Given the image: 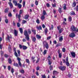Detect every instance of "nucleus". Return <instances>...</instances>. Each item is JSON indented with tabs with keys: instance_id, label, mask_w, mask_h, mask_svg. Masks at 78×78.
Wrapping results in <instances>:
<instances>
[{
	"instance_id": "obj_44",
	"label": "nucleus",
	"mask_w": 78,
	"mask_h": 78,
	"mask_svg": "<svg viewBox=\"0 0 78 78\" xmlns=\"http://www.w3.org/2000/svg\"><path fill=\"white\" fill-rule=\"evenodd\" d=\"M68 18L69 21H70L72 20V17H71V16H69Z\"/></svg>"
},
{
	"instance_id": "obj_26",
	"label": "nucleus",
	"mask_w": 78,
	"mask_h": 78,
	"mask_svg": "<svg viewBox=\"0 0 78 78\" xmlns=\"http://www.w3.org/2000/svg\"><path fill=\"white\" fill-rule=\"evenodd\" d=\"M29 17V15H26L25 16V19H26V20H27L28 19V18Z\"/></svg>"
},
{
	"instance_id": "obj_22",
	"label": "nucleus",
	"mask_w": 78,
	"mask_h": 78,
	"mask_svg": "<svg viewBox=\"0 0 78 78\" xmlns=\"http://www.w3.org/2000/svg\"><path fill=\"white\" fill-rule=\"evenodd\" d=\"M66 65L68 67V66H70V63H69V62H66Z\"/></svg>"
},
{
	"instance_id": "obj_55",
	"label": "nucleus",
	"mask_w": 78,
	"mask_h": 78,
	"mask_svg": "<svg viewBox=\"0 0 78 78\" xmlns=\"http://www.w3.org/2000/svg\"><path fill=\"white\" fill-rule=\"evenodd\" d=\"M35 3V5H38V1H36Z\"/></svg>"
},
{
	"instance_id": "obj_35",
	"label": "nucleus",
	"mask_w": 78,
	"mask_h": 78,
	"mask_svg": "<svg viewBox=\"0 0 78 78\" xmlns=\"http://www.w3.org/2000/svg\"><path fill=\"white\" fill-rule=\"evenodd\" d=\"M63 9L64 10H66V4H64V6H63Z\"/></svg>"
},
{
	"instance_id": "obj_27",
	"label": "nucleus",
	"mask_w": 78,
	"mask_h": 78,
	"mask_svg": "<svg viewBox=\"0 0 78 78\" xmlns=\"http://www.w3.org/2000/svg\"><path fill=\"white\" fill-rule=\"evenodd\" d=\"M46 14V12H45V10H43V16H45Z\"/></svg>"
},
{
	"instance_id": "obj_20",
	"label": "nucleus",
	"mask_w": 78,
	"mask_h": 78,
	"mask_svg": "<svg viewBox=\"0 0 78 78\" xmlns=\"http://www.w3.org/2000/svg\"><path fill=\"white\" fill-rule=\"evenodd\" d=\"M17 6H18V8H20V9L21 8H22V5L20 4L19 3H18L17 4Z\"/></svg>"
},
{
	"instance_id": "obj_3",
	"label": "nucleus",
	"mask_w": 78,
	"mask_h": 78,
	"mask_svg": "<svg viewBox=\"0 0 78 78\" xmlns=\"http://www.w3.org/2000/svg\"><path fill=\"white\" fill-rule=\"evenodd\" d=\"M58 68L59 69H60V70H61L62 71H64V70H66V67L64 66H60L58 67Z\"/></svg>"
},
{
	"instance_id": "obj_64",
	"label": "nucleus",
	"mask_w": 78,
	"mask_h": 78,
	"mask_svg": "<svg viewBox=\"0 0 78 78\" xmlns=\"http://www.w3.org/2000/svg\"><path fill=\"white\" fill-rule=\"evenodd\" d=\"M4 56L5 57V58H7V57H8V55H4Z\"/></svg>"
},
{
	"instance_id": "obj_61",
	"label": "nucleus",
	"mask_w": 78,
	"mask_h": 78,
	"mask_svg": "<svg viewBox=\"0 0 78 78\" xmlns=\"http://www.w3.org/2000/svg\"><path fill=\"white\" fill-rule=\"evenodd\" d=\"M13 24L14 26H16V23H15V22H14V21L13 22Z\"/></svg>"
},
{
	"instance_id": "obj_51",
	"label": "nucleus",
	"mask_w": 78,
	"mask_h": 78,
	"mask_svg": "<svg viewBox=\"0 0 78 78\" xmlns=\"http://www.w3.org/2000/svg\"><path fill=\"white\" fill-rule=\"evenodd\" d=\"M22 14V10H20V11L19 14Z\"/></svg>"
},
{
	"instance_id": "obj_63",
	"label": "nucleus",
	"mask_w": 78,
	"mask_h": 78,
	"mask_svg": "<svg viewBox=\"0 0 78 78\" xmlns=\"http://www.w3.org/2000/svg\"><path fill=\"white\" fill-rule=\"evenodd\" d=\"M62 61H63V63H65V62H66V60H65V59H63Z\"/></svg>"
},
{
	"instance_id": "obj_38",
	"label": "nucleus",
	"mask_w": 78,
	"mask_h": 78,
	"mask_svg": "<svg viewBox=\"0 0 78 78\" xmlns=\"http://www.w3.org/2000/svg\"><path fill=\"white\" fill-rule=\"evenodd\" d=\"M52 5L53 8H55V7H56V3H54V4L52 3Z\"/></svg>"
},
{
	"instance_id": "obj_28",
	"label": "nucleus",
	"mask_w": 78,
	"mask_h": 78,
	"mask_svg": "<svg viewBox=\"0 0 78 78\" xmlns=\"http://www.w3.org/2000/svg\"><path fill=\"white\" fill-rule=\"evenodd\" d=\"M59 34H61V33H62V31H63V29L61 28L59 30Z\"/></svg>"
},
{
	"instance_id": "obj_11",
	"label": "nucleus",
	"mask_w": 78,
	"mask_h": 78,
	"mask_svg": "<svg viewBox=\"0 0 78 78\" xmlns=\"http://www.w3.org/2000/svg\"><path fill=\"white\" fill-rule=\"evenodd\" d=\"M11 38V37H9V36L8 35H7V37H6V40H7V41H9V42H10V38Z\"/></svg>"
},
{
	"instance_id": "obj_34",
	"label": "nucleus",
	"mask_w": 78,
	"mask_h": 78,
	"mask_svg": "<svg viewBox=\"0 0 78 78\" xmlns=\"http://www.w3.org/2000/svg\"><path fill=\"white\" fill-rule=\"evenodd\" d=\"M8 61L9 64H11V62H12V61H11V58H9L8 59Z\"/></svg>"
},
{
	"instance_id": "obj_23",
	"label": "nucleus",
	"mask_w": 78,
	"mask_h": 78,
	"mask_svg": "<svg viewBox=\"0 0 78 78\" xmlns=\"http://www.w3.org/2000/svg\"><path fill=\"white\" fill-rule=\"evenodd\" d=\"M22 48L24 50H27V47L25 46H22Z\"/></svg>"
},
{
	"instance_id": "obj_52",
	"label": "nucleus",
	"mask_w": 78,
	"mask_h": 78,
	"mask_svg": "<svg viewBox=\"0 0 78 78\" xmlns=\"http://www.w3.org/2000/svg\"><path fill=\"white\" fill-rule=\"evenodd\" d=\"M26 22H27V21H26L25 20H23V22H22V23H23V24H25V23H26Z\"/></svg>"
},
{
	"instance_id": "obj_59",
	"label": "nucleus",
	"mask_w": 78,
	"mask_h": 78,
	"mask_svg": "<svg viewBox=\"0 0 78 78\" xmlns=\"http://www.w3.org/2000/svg\"><path fill=\"white\" fill-rule=\"evenodd\" d=\"M69 58H68V57H67L66 58V62H69L68 61Z\"/></svg>"
},
{
	"instance_id": "obj_54",
	"label": "nucleus",
	"mask_w": 78,
	"mask_h": 78,
	"mask_svg": "<svg viewBox=\"0 0 78 78\" xmlns=\"http://www.w3.org/2000/svg\"><path fill=\"white\" fill-rule=\"evenodd\" d=\"M51 28L50 27H49V30H51V29H53V26L52 25H51Z\"/></svg>"
},
{
	"instance_id": "obj_43",
	"label": "nucleus",
	"mask_w": 78,
	"mask_h": 78,
	"mask_svg": "<svg viewBox=\"0 0 78 78\" xmlns=\"http://www.w3.org/2000/svg\"><path fill=\"white\" fill-rule=\"evenodd\" d=\"M5 21L6 23H8V19H5Z\"/></svg>"
},
{
	"instance_id": "obj_16",
	"label": "nucleus",
	"mask_w": 78,
	"mask_h": 78,
	"mask_svg": "<svg viewBox=\"0 0 78 78\" xmlns=\"http://www.w3.org/2000/svg\"><path fill=\"white\" fill-rule=\"evenodd\" d=\"M45 16L44 15H42L41 17V19L43 21L44 19H45Z\"/></svg>"
},
{
	"instance_id": "obj_60",
	"label": "nucleus",
	"mask_w": 78,
	"mask_h": 78,
	"mask_svg": "<svg viewBox=\"0 0 78 78\" xmlns=\"http://www.w3.org/2000/svg\"><path fill=\"white\" fill-rule=\"evenodd\" d=\"M46 6L48 7H50V4H48V3H47L46 4Z\"/></svg>"
},
{
	"instance_id": "obj_53",
	"label": "nucleus",
	"mask_w": 78,
	"mask_h": 78,
	"mask_svg": "<svg viewBox=\"0 0 78 78\" xmlns=\"http://www.w3.org/2000/svg\"><path fill=\"white\" fill-rule=\"evenodd\" d=\"M23 7H25V2H24L23 3Z\"/></svg>"
},
{
	"instance_id": "obj_12",
	"label": "nucleus",
	"mask_w": 78,
	"mask_h": 78,
	"mask_svg": "<svg viewBox=\"0 0 78 78\" xmlns=\"http://www.w3.org/2000/svg\"><path fill=\"white\" fill-rule=\"evenodd\" d=\"M76 5V2L75 1H73V4L72 5V6L73 7H75Z\"/></svg>"
},
{
	"instance_id": "obj_47",
	"label": "nucleus",
	"mask_w": 78,
	"mask_h": 78,
	"mask_svg": "<svg viewBox=\"0 0 78 78\" xmlns=\"http://www.w3.org/2000/svg\"><path fill=\"white\" fill-rule=\"evenodd\" d=\"M14 72V69H13V68H12L11 70V72H12V74H13Z\"/></svg>"
},
{
	"instance_id": "obj_29",
	"label": "nucleus",
	"mask_w": 78,
	"mask_h": 78,
	"mask_svg": "<svg viewBox=\"0 0 78 78\" xmlns=\"http://www.w3.org/2000/svg\"><path fill=\"white\" fill-rule=\"evenodd\" d=\"M9 10V8H7L5 10V13H7V12H8V11Z\"/></svg>"
},
{
	"instance_id": "obj_15",
	"label": "nucleus",
	"mask_w": 78,
	"mask_h": 78,
	"mask_svg": "<svg viewBox=\"0 0 78 78\" xmlns=\"http://www.w3.org/2000/svg\"><path fill=\"white\" fill-rule=\"evenodd\" d=\"M9 5L11 8H12V7H13V5H12V3H11V2H9Z\"/></svg>"
},
{
	"instance_id": "obj_18",
	"label": "nucleus",
	"mask_w": 78,
	"mask_h": 78,
	"mask_svg": "<svg viewBox=\"0 0 78 78\" xmlns=\"http://www.w3.org/2000/svg\"><path fill=\"white\" fill-rule=\"evenodd\" d=\"M31 31L32 33H34V34H36V30L32 29Z\"/></svg>"
},
{
	"instance_id": "obj_62",
	"label": "nucleus",
	"mask_w": 78,
	"mask_h": 78,
	"mask_svg": "<svg viewBox=\"0 0 78 78\" xmlns=\"http://www.w3.org/2000/svg\"><path fill=\"white\" fill-rule=\"evenodd\" d=\"M19 47H20V48H22V45L20 44L19 45Z\"/></svg>"
},
{
	"instance_id": "obj_39",
	"label": "nucleus",
	"mask_w": 78,
	"mask_h": 78,
	"mask_svg": "<svg viewBox=\"0 0 78 78\" xmlns=\"http://www.w3.org/2000/svg\"><path fill=\"white\" fill-rule=\"evenodd\" d=\"M58 56L60 58H61L62 57V53L59 54Z\"/></svg>"
},
{
	"instance_id": "obj_48",
	"label": "nucleus",
	"mask_w": 78,
	"mask_h": 78,
	"mask_svg": "<svg viewBox=\"0 0 78 78\" xmlns=\"http://www.w3.org/2000/svg\"><path fill=\"white\" fill-rule=\"evenodd\" d=\"M50 70H53V66L51 65L50 66Z\"/></svg>"
},
{
	"instance_id": "obj_33",
	"label": "nucleus",
	"mask_w": 78,
	"mask_h": 78,
	"mask_svg": "<svg viewBox=\"0 0 78 78\" xmlns=\"http://www.w3.org/2000/svg\"><path fill=\"white\" fill-rule=\"evenodd\" d=\"M61 46V44L58 43L57 45H56V47H59Z\"/></svg>"
},
{
	"instance_id": "obj_57",
	"label": "nucleus",
	"mask_w": 78,
	"mask_h": 78,
	"mask_svg": "<svg viewBox=\"0 0 78 78\" xmlns=\"http://www.w3.org/2000/svg\"><path fill=\"white\" fill-rule=\"evenodd\" d=\"M8 69L9 70H10V69H11V66H9L8 67Z\"/></svg>"
},
{
	"instance_id": "obj_5",
	"label": "nucleus",
	"mask_w": 78,
	"mask_h": 78,
	"mask_svg": "<svg viewBox=\"0 0 78 78\" xmlns=\"http://www.w3.org/2000/svg\"><path fill=\"white\" fill-rule=\"evenodd\" d=\"M48 60L49 65H51V57L50 56H48Z\"/></svg>"
},
{
	"instance_id": "obj_17",
	"label": "nucleus",
	"mask_w": 78,
	"mask_h": 78,
	"mask_svg": "<svg viewBox=\"0 0 78 78\" xmlns=\"http://www.w3.org/2000/svg\"><path fill=\"white\" fill-rule=\"evenodd\" d=\"M37 29L38 30H42V27H41V26L37 27Z\"/></svg>"
},
{
	"instance_id": "obj_14",
	"label": "nucleus",
	"mask_w": 78,
	"mask_h": 78,
	"mask_svg": "<svg viewBox=\"0 0 78 78\" xmlns=\"http://www.w3.org/2000/svg\"><path fill=\"white\" fill-rule=\"evenodd\" d=\"M31 38H32L33 41L34 42H35L36 41V38H35V37L31 36Z\"/></svg>"
},
{
	"instance_id": "obj_45",
	"label": "nucleus",
	"mask_w": 78,
	"mask_h": 78,
	"mask_svg": "<svg viewBox=\"0 0 78 78\" xmlns=\"http://www.w3.org/2000/svg\"><path fill=\"white\" fill-rule=\"evenodd\" d=\"M36 22L38 24H39L40 22L39 21V19H37L36 20Z\"/></svg>"
},
{
	"instance_id": "obj_10",
	"label": "nucleus",
	"mask_w": 78,
	"mask_h": 78,
	"mask_svg": "<svg viewBox=\"0 0 78 78\" xmlns=\"http://www.w3.org/2000/svg\"><path fill=\"white\" fill-rule=\"evenodd\" d=\"M13 3L15 5V6H17V2L15 0H13L12 1Z\"/></svg>"
},
{
	"instance_id": "obj_9",
	"label": "nucleus",
	"mask_w": 78,
	"mask_h": 78,
	"mask_svg": "<svg viewBox=\"0 0 78 78\" xmlns=\"http://www.w3.org/2000/svg\"><path fill=\"white\" fill-rule=\"evenodd\" d=\"M71 54L73 58H75V53L74 52H71Z\"/></svg>"
},
{
	"instance_id": "obj_50",
	"label": "nucleus",
	"mask_w": 78,
	"mask_h": 78,
	"mask_svg": "<svg viewBox=\"0 0 78 78\" xmlns=\"http://www.w3.org/2000/svg\"><path fill=\"white\" fill-rule=\"evenodd\" d=\"M8 16L9 17H12V14L11 13H10L8 14Z\"/></svg>"
},
{
	"instance_id": "obj_49",
	"label": "nucleus",
	"mask_w": 78,
	"mask_h": 78,
	"mask_svg": "<svg viewBox=\"0 0 78 78\" xmlns=\"http://www.w3.org/2000/svg\"><path fill=\"white\" fill-rule=\"evenodd\" d=\"M17 53L18 54V55L19 56H20V51L19 50H18L17 51Z\"/></svg>"
},
{
	"instance_id": "obj_37",
	"label": "nucleus",
	"mask_w": 78,
	"mask_h": 78,
	"mask_svg": "<svg viewBox=\"0 0 78 78\" xmlns=\"http://www.w3.org/2000/svg\"><path fill=\"white\" fill-rule=\"evenodd\" d=\"M46 53H47V50H45L43 52V54L44 55H45V54H46Z\"/></svg>"
},
{
	"instance_id": "obj_7",
	"label": "nucleus",
	"mask_w": 78,
	"mask_h": 78,
	"mask_svg": "<svg viewBox=\"0 0 78 78\" xmlns=\"http://www.w3.org/2000/svg\"><path fill=\"white\" fill-rule=\"evenodd\" d=\"M69 37H75V33H71L69 34Z\"/></svg>"
},
{
	"instance_id": "obj_41",
	"label": "nucleus",
	"mask_w": 78,
	"mask_h": 78,
	"mask_svg": "<svg viewBox=\"0 0 78 78\" xmlns=\"http://www.w3.org/2000/svg\"><path fill=\"white\" fill-rule=\"evenodd\" d=\"M62 10V9H61V8H60V7L59 8L58 11L60 13H61V12H62V11H61Z\"/></svg>"
},
{
	"instance_id": "obj_1",
	"label": "nucleus",
	"mask_w": 78,
	"mask_h": 78,
	"mask_svg": "<svg viewBox=\"0 0 78 78\" xmlns=\"http://www.w3.org/2000/svg\"><path fill=\"white\" fill-rule=\"evenodd\" d=\"M31 33L32 32L31 31V30L29 29H27V30H25L24 31V34L26 36L25 38L26 39H27V41H30V38L29 37V34H31Z\"/></svg>"
},
{
	"instance_id": "obj_32",
	"label": "nucleus",
	"mask_w": 78,
	"mask_h": 78,
	"mask_svg": "<svg viewBox=\"0 0 78 78\" xmlns=\"http://www.w3.org/2000/svg\"><path fill=\"white\" fill-rule=\"evenodd\" d=\"M18 19H20V15L19 14L18 15L17 14H16V17H17Z\"/></svg>"
},
{
	"instance_id": "obj_19",
	"label": "nucleus",
	"mask_w": 78,
	"mask_h": 78,
	"mask_svg": "<svg viewBox=\"0 0 78 78\" xmlns=\"http://www.w3.org/2000/svg\"><path fill=\"white\" fill-rule=\"evenodd\" d=\"M19 30L20 33H21V34H23V29L22 28H20Z\"/></svg>"
},
{
	"instance_id": "obj_25",
	"label": "nucleus",
	"mask_w": 78,
	"mask_h": 78,
	"mask_svg": "<svg viewBox=\"0 0 78 78\" xmlns=\"http://www.w3.org/2000/svg\"><path fill=\"white\" fill-rule=\"evenodd\" d=\"M36 36L38 39H40L41 38V36L39 35H37Z\"/></svg>"
},
{
	"instance_id": "obj_36",
	"label": "nucleus",
	"mask_w": 78,
	"mask_h": 78,
	"mask_svg": "<svg viewBox=\"0 0 78 78\" xmlns=\"http://www.w3.org/2000/svg\"><path fill=\"white\" fill-rule=\"evenodd\" d=\"M14 55H15V56H16V57H17L18 58V55H17V52H15Z\"/></svg>"
},
{
	"instance_id": "obj_30",
	"label": "nucleus",
	"mask_w": 78,
	"mask_h": 78,
	"mask_svg": "<svg viewBox=\"0 0 78 78\" xmlns=\"http://www.w3.org/2000/svg\"><path fill=\"white\" fill-rule=\"evenodd\" d=\"M57 73H58V72H57V71H53V75H55V74H57Z\"/></svg>"
},
{
	"instance_id": "obj_46",
	"label": "nucleus",
	"mask_w": 78,
	"mask_h": 78,
	"mask_svg": "<svg viewBox=\"0 0 78 78\" xmlns=\"http://www.w3.org/2000/svg\"><path fill=\"white\" fill-rule=\"evenodd\" d=\"M62 51H63V52H65V51H66V48H62Z\"/></svg>"
},
{
	"instance_id": "obj_56",
	"label": "nucleus",
	"mask_w": 78,
	"mask_h": 78,
	"mask_svg": "<svg viewBox=\"0 0 78 78\" xmlns=\"http://www.w3.org/2000/svg\"><path fill=\"white\" fill-rule=\"evenodd\" d=\"M50 39H51V36H49L47 37V40H49Z\"/></svg>"
},
{
	"instance_id": "obj_4",
	"label": "nucleus",
	"mask_w": 78,
	"mask_h": 78,
	"mask_svg": "<svg viewBox=\"0 0 78 78\" xmlns=\"http://www.w3.org/2000/svg\"><path fill=\"white\" fill-rule=\"evenodd\" d=\"M71 29L72 31H76V28L75 27V26L73 25L72 26Z\"/></svg>"
},
{
	"instance_id": "obj_40",
	"label": "nucleus",
	"mask_w": 78,
	"mask_h": 78,
	"mask_svg": "<svg viewBox=\"0 0 78 78\" xmlns=\"http://www.w3.org/2000/svg\"><path fill=\"white\" fill-rule=\"evenodd\" d=\"M26 61L27 63H28V64H29L30 63V61H29V60L28 59H26Z\"/></svg>"
},
{
	"instance_id": "obj_6",
	"label": "nucleus",
	"mask_w": 78,
	"mask_h": 78,
	"mask_svg": "<svg viewBox=\"0 0 78 78\" xmlns=\"http://www.w3.org/2000/svg\"><path fill=\"white\" fill-rule=\"evenodd\" d=\"M17 59L18 61L19 66H20V67H21V66H22V63H21V62H20V60L21 59L20 58L18 57Z\"/></svg>"
},
{
	"instance_id": "obj_31",
	"label": "nucleus",
	"mask_w": 78,
	"mask_h": 78,
	"mask_svg": "<svg viewBox=\"0 0 78 78\" xmlns=\"http://www.w3.org/2000/svg\"><path fill=\"white\" fill-rule=\"evenodd\" d=\"M44 31L45 32L46 34H47V32H48V29H47V28H45Z\"/></svg>"
},
{
	"instance_id": "obj_42",
	"label": "nucleus",
	"mask_w": 78,
	"mask_h": 78,
	"mask_svg": "<svg viewBox=\"0 0 78 78\" xmlns=\"http://www.w3.org/2000/svg\"><path fill=\"white\" fill-rule=\"evenodd\" d=\"M17 25L18 27H20V24L19 23H17Z\"/></svg>"
},
{
	"instance_id": "obj_13",
	"label": "nucleus",
	"mask_w": 78,
	"mask_h": 78,
	"mask_svg": "<svg viewBox=\"0 0 78 78\" xmlns=\"http://www.w3.org/2000/svg\"><path fill=\"white\" fill-rule=\"evenodd\" d=\"M13 66H15V67H19V65H18V63H17L14 62L13 63Z\"/></svg>"
},
{
	"instance_id": "obj_24",
	"label": "nucleus",
	"mask_w": 78,
	"mask_h": 78,
	"mask_svg": "<svg viewBox=\"0 0 78 78\" xmlns=\"http://www.w3.org/2000/svg\"><path fill=\"white\" fill-rule=\"evenodd\" d=\"M63 40V38H62V36H61L59 38V41H62Z\"/></svg>"
},
{
	"instance_id": "obj_21",
	"label": "nucleus",
	"mask_w": 78,
	"mask_h": 78,
	"mask_svg": "<svg viewBox=\"0 0 78 78\" xmlns=\"http://www.w3.org/2000/svg\"><path fill=\"white\" fill-rule=\"evenodd\" d=\"M19 72H20V73H22L23 74L24 73L25 71H24V70L23 69L20 70Z\"/></svg>"
},
{
	"instance_id": "obj_8",
	"label": "nucleus",
	"mask_w": 78,
	"mask_h": 78,
	"mask_svg": "<svg viewBox=\"0 0 78 78\" xmlns=\"http://www.w3.org/2000/svg\"><path fill=\"white\" fill-rule=\"evenodd\" d=\"M18 34V31L16 30V29L14 30V34L15 36H17V34Z\"/></svg>"
},
{
	"instance_id": "obj_58",
	"label": "nucleus",
	"mask_w": 78,
	"mask_h": 78,
	"mask_svg": "<svg viewBox=\"0 0 78 78\" xmlns=\"http://www.w3.org/2000/svg\"><path fill=\"white\" fill-rule=\"evenodd\" d=\"M40 68V67H39V66H37V70H39V69Z\"/></svg>"
},
{
	"instance_id": "obj_2",
	"label": "nucleus",
	"mask_w": 78,
	"mask_h": 78,
	"mask_svg": "<svg viewBox=\"0 0 78 78\" xmlns=\"http://www.w3.org/2000/svg\"><path fill=\"white\" fill-rule=\"evenodd\" d=\"M43 44L44 45V48H45V47L46 49H48V44L46 41H43Z\"/></svg>"
}]
</instances>
